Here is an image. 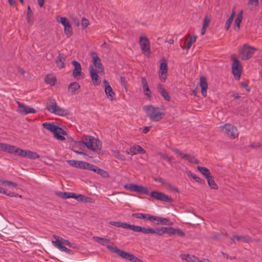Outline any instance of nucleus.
<instances>
[{"instance_id":"1","label":"nucleus","mask_w":262,"mask_h":262,"mask_svg":"<svg viewBox=\"0 0 262 262\" xmlns=\"http://www.w3.org/2000/svg\"><path fill=\"white\" fill-rule=\"evenodd\" d=\"M124 188L132 192H137L145 195L149 194L151 198L160 201L169 203L172 202V199L170 196H169L162 192L157 191H152L149 194V192L147 188L142 185L129 183L125 185Z\"/></svg>"},{"instance_id":"2","label":"nucleus","mask_w":262,"mask_h":262,"mask_svg":"<svg viewBox=\"0 0 262 262\" xmlns=\"http://www.w3.org/2000/svg\"><path fill=\"white\" fill-rule=\"evenodd\" d=\"M78 145H83L86 146L88 149L93 151L100 150L101 148V142L98 138L90 135H84L81 141L76 142Z\"/></svg>"},{"instance_id":"3","label":"nucleus","mask_w":262,"mask_h":262,"mask_svg":"<svg viewBox=\"0 0 262 262\" xmlns=\"http://www.w3.org/2000/svg\"><path fill=\"white\" fill-rule=\"evenodd\" d=\"M143 110L145 112L147 116L152 121H159L162 119L165 115L164 113L160 112L159 107H155L151 105L144 106Z\"/></svg>"},{"instance_id":"4","label":"nucleus","mask_w":262,"mask_h":262,"mask_svg":"<svg viewBox=\"0 0 262 262\" xmlns=\"http://www.w3.org/2000/svg\"><path fill=\"white\" fill-rule=\"evenodd\" d=\"M106 248L114 253L117 254L122 258L133 262H143L133 254L120 250L117 246L107 245Z\"/></svg>"},{"instance_id":"5","label":"nucleus","mask_w":262,"mask_h":262,"mask_svg":"<svg viewBox=\"0 0 262 262\" xmlns=\"http://www.w3.org/2000/svg\"><path fill=\"white\" fill-rule=\"evenodd\" d=\"M42 125L45 129L52 132L54 134V136L57 140L63 141L66 139L64 137L61 135H66V132L53 123L45 122Z\"/></svg>"},{"instance_id":"6","label":"nucleus","mask_w":262,"mask_h":262,"mask_svg":"<svg viewBox=\"0 0 262 262\" xmlns=\"http://www.w3.org/2000/svg\"><path fill=\"white\" fill-rule=\"evenodd\" d=\"M230 58L232 61L231 66L232 73L235 78L237 80H239L241 78L243 70L242 66L235 54H232Z\"/></svg>"},{"instance_id":"7","label":"nucleus","mask_w":262,"mask_h":262,"mask_svg":"<svg viewBox=\"0 0 262 262\" xmlns=\"http://www.w3.org/2000/svg\"><path fill=\"white\" fill-rule=\"evenodd\" d=\"M46 109L50 112L55 115L63 116L67 114L65 110L57 106L56 101L54 99H49V102H48L46 105Z\"/></svg>"},{"instance_id":"8","label":"nucleus","mask_w":262,"mask_h":262,"mask_svg":"<svg viewBox=\"0 0 262 262\" xmlns=\"http://www.w3.org/2000/svg\"><path fill=\"white\" fill-rule=\"evenodd\" d=\"M256 49L249 46L247 45H244L239 47L238 52L241 55V59L244 60H247L250 59L254 54Z\"/></svg>"},{"instance_id":"9","label":"nucleus","mask_w":262,"mask_h":262,"mask_svg":"<svg viewBox=\"0 0 262 262\" xmlns=\"http://www.w3.org/2000/svg\"><path fill=\"white\" fill-rule=\"evenodd\" d=\"M224 129V134L230 139H235L238 137V133L236 127L230 123H226L221 126Z\"/></svg>"},{"instance_id":"10","label":"nucleus","mask_w":262,"mask_h":262,"mask_svg":"<svg viewBox=\"0 0 262 262\" xmlns=\"http://www.w3.org/2000/svg\"><path fill=\"white\" fill-rule=\"evenodd\" d=\"M168 72V67L167 60L165 58L162 59L160 61V69L159 71V76L162 82H164L166 79V74Z\"/></svg>"},{"instance_id":"11","label":"nucleus","mask_w":262,"mask_h":262,"mask_svg":"<svg viewBox=\"0 0 262 262\" xmlns=\"http://www.w3.org/2000/svg\"><path fill=\"white\" fill-rule=\"evenodd\" d=\"M72 63L74 66V69L73 71V77L77 79L83 78L84 74H82L80 63L76 60L73 61Z\"/></svg>"},{"instance_id":"12","label":"nucleus","mask_w":262,"mask_h":262,"mask_svg":"<svg viewBox=\"0 0 262 262\" xmlns=\"http://www.w3.org/2000/svg\"><path fill=\"white\" fill-rule=\"evenodd\" d=\"M17 104L18 105L17 112L22 115H25L30 113L34 114L36 112L34 108L26 105L19 101H17Z\"/></svg>"},{"instance_id":"13","label":"nucleus","mask_w":262,"mask_h":262,"mask_svg":"<svg viewBox=\"0 0 262 262\" xmlns=\"http://www.w3.org/2000/svg\"><path fill=\"white\" fill-rule=\"evenodd\" d=\"M139 44L143 53L150 52V42L147 37L140 36L139 39Z\"/></svg>"},{"instance_id":"14","label":"nucleus","mask_w":262,"mask_h":262,"mask_svg":"<svg viewBox=\"0 0 262 262\" xmlns=\"http://www.w3.org/2000/svg\"><path fill=\"white\" fill-rule=\"evenodd\" d=\"M91 57L93 59L94 65L97 68V72H103L104 71V67L102 64L101 59L98 57L97 53L95 52H92L91 53Z\"/></svg>"},{"instance_id":"15","label":"nucleus","mask_w":262,"mask_h":262,"mask_svg":"<svg viewBox=\"0 0 262 262\" xmlns=\"http://www.w3.org/2000/svg\"><path fill=\"white\" fill-rule=\"evenodd\" d=\"M53 237L56 239V241H52V243L55 247H57L58 248H59L61 251H64L70 254H74V252L72 250L68 249L65 246L62 245V242H60V240H59V239H60L59 236L56 235H54Z\"/></svg>"},{"instance_id":"16","label":"nucleus","mask_w":262,"mask_h":262,"mask_svg":"<svg viewBox=\"0 0 262 262\" xmlns=\"http://www.w3.org/2000/svg\"><path fill=\"white\" fill-rule=\"evenodd\" d=\"M89 69L90 76L94 85H99L101 83V79L97 73V70L94 69L93 65H91Z\"/></svg>"},{"instance_id":"17","label":"nucleus","mask_w":262,"mask_h":262,"mask_svg":"<svg viewBox=\"0 0 262 262\" xmlns=\"http://www.w3.org/2000/svg\"><path fill=\"white\" fill-rule=\"evenodd\" d=\"M103 82L105 88L104 91L107 97L111 100H114L115 98V94L113 92L109 82L105 79H104Z\"/></svg>"},{"instance_id":"18","label":"nucleus","mask_w":262,"mask_h":262,"mask_svg":"<svg viewBox=\"0 0 262 262\" xmlns=\"http://www.w3.org/2000/svg\"><path fill=\"white\" fill-rule=\"evenodd\" d=\"M126 152L131 155H136L138 153L143 154L146 152L145 150L140 145H136L131 147L129 149H127Z\"/></svg>"},{"instance_id":"19","label":"nucleus","mask_w":262,"mask_h":262,"mask_svg":"<svg viewBox=\"0 0 262 262\" xmlns=\"http://www.w3.org/2000/svg\"><path fill=\"white\" fill-rule=\"evenodd\" d=\"M154 218L155 219H152V223L156 225H172L173 224L168 219L156 216H154Z\"/></svg>"},{"instance_id":"20","label":"nucleus","mask_w":262,"mask_h":262,"mask_svg":"<svg viewBox=\"0 0 262 262\" xmlns=\"http://www.w3.org/2000/svg\"><path fill=\"white\" fill-rule=\"evenodd\" d=\"M127 229H129L134 232H142L144 234H148L149 228H146L140 226L128 224Z\"/></svg>"},{"instance_id":"21","label":"nucleus","mask_w":262,"mask_h":262,"mask_svg":"<svg viewBox=\"0 0 262 262\" xmlns=\"http://www.w3.org/2000/svg\"><path fill=\"white\" fill-rule=\"evenodd\" d=\"M200 85L201 89V93L204 97L207 95V90L208 89V84L205 77L202 76L200 79Z\"/></svg>"},{"instance_id":"22","label":"nucleus","mask_w":262,"mask_h":262,"mask_svg":"<svg viewBox=\"0 0 262 262\" xmlns=\"http://www.w3.org/2000/svg\"><path fill=\"white\" fill-rule=\"evenodd\" d=\"M67 162L72 167L84 169L85 165V162L84 161L69 160L67 161Z\"/></svg>"},{"instance_id":"23","label":"nucleus","mask_w":262,"mask_h":262,"mask_svg":"<svg viewBox=\"0 0 262 262\" xmlns=\"http://www.w3.org/2000/svg\"><path fill=\"white\" fill-rule=\"evenodd\" d=\"M158 92L167 101H170V97L168 92L163 88L161 83H159L157 85Z\"/></svg>"},{"instance_id":"24","label":"nucleus","mask_w":262,"mask_h":262,"mask_svg":"<svg viewBox=\"0 0 262 262\" xmlns=\"http://www.w3.org/2000/svg\"><path fill=\"white\" fill-rule=\"evenodd\" d=\"M166 229L165 227H161L156 229L149 228L148 234H156L158 235H162L166 233Z\"/></svg>"},{"instance_id":"25","label":"nucleus","mask_w":262,"mask_h":262,"mask_svg":"<svg viewBox=\"0 0 262 262\" xmlns=\"http://www.w3.org/2000/svg\"><path fill=\"white\" fill-rule=\"evenodd\" d=\"M141 82L142 84L143 92H144L145 95L148 96V97H150L151 92H150L149 88L148 82L145 77L142 78Z\"/></svg>"},{"instance_id":"26","label":"nucleus","mask_w":262,"mask_h":262,"mask_svg":"<svg viewBox=\"0 0 262 262\" xmlns=\"http://www.w3.org/2000/svg\"><path fill=\"white\" fill-rule=\"evenodd\" d=\"M80 86L79 84L77 82H74L71 83L68 88V91L72 95L76 94V91L80 89Z\"/></svg>"},{"instance_id":"27","label":"nucleus","mask_w":262,"mask_h":262,"mask_svg":"<svg viewBox=\"0 0 262 262\" xmlns=\"http://www.w3.org/2000/svg\"><path fill=\"white\" fill-rule=\"evenodd\" d=\"M65 60L64 57L61 54H59L55 60L57 67L59 69L63 68L65 67Z\"/></svg>"},{"instance_id":"28","label":"nucleus","mask_w":262,"mask_h":262,"mask_svg":"<svg viewBox=\"0 0 262 262\" xmlns=\"http://www.w3.org/2000/svg\"><path fill=\"white\" fill-rule=\"evenodd\" d=\"M55 194L57 196L64 199L72 198V197H74V193L73 192L56 191L55 192Z\"/></svg>"},{"instance_id":"29","label":"nucleus","mask_w":262,"mask_h":262,"mask_svg":"<svg viewBox=\"0 0 262 262\" xmlns=\"http://www.w3.org/2000/svg\"><path fill=\"white\" fill-rule=\"evenodd\" d=\"M243 11H241V12L237 14L236 18H235L234 21L235 25V30L238 31L240 28V25L242 20L243 18Z\"/></svg>"},{"instance_id":"30","label":"nucleus","mask_w":262,"mask_h":262,"mask_svg":"<svg viewBox=\"0 0 262 262\" xmlns=\"http://www.w3.org/2000/svg\"><path fill=\"white\" fill-rule=\"evenodd\" d=\"M183 159L185 160L188 161L191 163L198 164L199 163V160L195 159L193 156L189 154H185L183 155Z\"/></svg>"},{"instance_id":"31","label":"nucleus","mask_w":262,"mask_h":262,"mask_svg":"<svg viewBox=\"0 0 262 262\" xmlns=\"http://www.w3.org/2000/svg\"><path fill=\"white\" fill-rule=\"evenodd\" d=\"M181 257L189 262H199L200 261L198 257L194 255L183 254L181 255Z\"/></svg>"},{"instance_id":"32","label":"nucleus","mask_w":262,"mask_h":262,"mask_svg":"<svg viewBox=\"0 0 262 262\" xmlns=\"http://www.w3.org/2000/svg\"><path fill=\"white\" fill-rule=\"evenodd\" d=\"M74 197H72V198L75 199L78 201H80L82 202H90L89 200L91 199L90 198L85 196V195L81 194H77L74 193Z\"/></svg>"},{"instance_id":"33","label":"nucleus","mask_w":262,"mask_h":262,"mask_svg":"<svg viewBox=\"0 0 262 262\" xmlns=\"http://www.w3.org/2000/svg\"><path fill=\"white\" fill-rule=\"evenodd\" d=\"M110 224L117 227H121L124 229H127V223L121 222L111 221Z\"/></svg>"},{"instance_id":"34","label":"nucleus","mask_w":262,"mask_h":262,"mask_svg":"<svg viewBox=\"0 0 262 262\" xmlns=\"http://www.w3.org/2000/svg\"><path fill=\"white\" fill-rule=\"evenodd\" d=\"M197 169L199 170V171L201 173H202V174H203L205 177L206 179L211 176L210 171L208 168L204 167L198 166L197 167Z\"/></svg>"},{"instance_id":"35","label":"nucleus","mask_w":262,"mask_h":262,"mask_svg":"<svg viewBox=\"0 0 262 262\" xmlns=\"http://www.w3.org/2000/svg\"><path fill=\"white\" fill-rule=\"evenodd\" d=\"M27 21L30 24H32L33 22L32 11L30 6L27 7Z\"/></svg>"},{"instance_id":"36","label":"nucleus","mask_w":262,"mask_h":262,"mask_svg":"<svg viewBox=\"0 0 262 262\" xmlns=\"http://www.w3.org/2000/svg\"><path fill=\"white\" fill-rule=\"evenodd\" d=\"M234 11H233L228 19L226 21L225 26V29L226 30H228L229 28L230 27L231 24L232 23L233 18L234 17Z\"/></svg>"},{"instance_id":"37","label":"nucleus","mask_w":262,"mask_h":262,"mask_svg":"<svg viewBox=\"0 0 262 262\" xmlns=\"http://www.w3.org/2000/svg\"><path fill=\"white\" fill-rule=\"evenodd\" d=\"M236 239L237 241H241L243 243H249L251 242V238L248 235L244 236H236Z\"/></svg>"},{"instance_id":"38","label":"nucleus","mask_w":262,"mask_h":262,"mask_svg":"<svg viewBox=\"0 0 262 262\" xmlns=\"http://www.w3.org/2000/svg\"><path fill=\"white\" fill-rule=\"evenodd\" d=\"M207 180L209 186L212 189H217L218 188L217 185L215 183L212 176H210L207 178Z\"/></svg>"},{"instance_id":"39","label":"nucleus","mask_w":262,"mask_h":262,"mask_svg":"<svg viewBox=\"0 0 262 262\" xmlns=\"http://www.w3.org/2000/svg\"><path fill=\"white\" fill-rule=\"evenodd\" d=\"M93 238L96 242L102 245H105L107 243L110 242V239L104 238L102 237H100L98 236H94Z\"/></svg>"},{"instance_id":"40","label":"nucleus","mask_w":262,"mask_h":262,"mask_svg":"<svg viewBox=\"0 0 262 262\" xmlns=\"http://www.w3.org/2000/svg\"><path fill=\"white\" fill-rule=\"evenodd\" d=\"M26 157L30 159H36L39 158V155L36 152L28 150Z\"/></svg>"},{"instance_id":"41","label":"nucleus","mask_w":262,"mask_h":262,"mask_svg":"<svg viewBox=\"0 0 262 262\" xmlns=\"http://www.w3.org/2000/svg\"><path fill=\"white\" fill-rule=\"evenodd\" d=\"M56 20L58 23H61L64 27L70 23L69 20L65 17L57 16Z\"/></svg>"},{"instance_id":"42","label":"nucleus","mask_w":262,"mask_h":262,"mask_svg":"<svg viewBox=\"0 0 262 262\" xmlns=\"http://www.w3.org/2000/svg\"><path fill=\"white\" fill-rule=\"evenodd\" d=\"M27 150L17 147L15 149V155L21 157H26Z\"/></svg>"},{"instance_id":"43","label":"nucleus","mask_w":262,"mask_h":262,"mask_svg":"<svg viewBox=\"0 0 262 262\" xmlns=\"http://www.w3.org/2000/svg\"><path fill=\"white\" fill-rule=\"evenodd\" d=\"M0 193H2L3 194H5L9 196L10 197H19L21 198V195H19L18 193H15L14 192H12L11 191H9V192H7L6 190H5V189L3 188V191L2 190Z\"/></svg>"},{"instance_id":"44","label":"nucleus","mask_w":262,"mask_h":262,"mask_svg":"<svg viewBox=\"0 0 262 262\" xmlns=\"http://www.w3.org/2000/svg\"><path fill=\"white\" fill-rule=\"evenodd\" d=\"M16 148L17 147L14 145H11L10 144H7L6 151L8 152L9 154H15V149H16Z\"/></svg>"},{"instance_id":"45","label":"nucleus","mask_w":262,"mask_h":262,"mask_svg":"<svg viewBox=\"0 0 262 262\" xmlns=\"http://www.w3.org/2000/svg\"><path fill=\"white\" fill-rule=\"evenodd\" d=\"M196 36L195 35L191 36L188 42L187 43V45L185 47L186 49L188 50L189 49L192 45V44L196 40Z\"/></svg>"},{"instance_id":"46","label":"nucleus","mask_w":262,"mask_h":262,"mask_svg":"<svg viewBox=\"0 0 262 262\" xmlns=\"http://www.w3.org/2000/svg\"><path fill=\"white\" fill-rule=\"evenodd\" d=\"M114 156L115 157L121 161H124L125 160V156L120 154L118 150H115L113 151Z\"/></svg>"},{"instance_id":"47","label":"nucleus","mask_w":262,"mask_h":262,"mask_svg":"<svg viewBox=\"0 0 262 262\" xmlns=\"http://www.w3.org/2000/svg\"><path fill=\"white\" fill-rule=\"evenodd\" d=\"M64 27V32L66 35H68L69 34H71L72 33L73 28L71 25L70 23L66 26H65Z\"/></svg>"},{"instance_id":"48","label":"nucleus","mask_w":262,"mask_h":262,"mask_svg":"<svg viewBox=\"0 0 262 262\" xmlns=\"http://www.w3.org/2000/svg\"><path fill=\"white\" fill-rule=\"evenodd\" d=\"M97 167V166L96 165H93L92 164L85 162L84 169H88L95 172L96 171V169Z\"/></svg>"},{"instance_id":"49","label":"nucleus","mask_w":262,"mask_h":262,"mask_svg":"<svg viewBox=\"0 0 262 262\" xmlns=\"http://www.w3.org/2000/svg\"><path fill=\"white\" fill-rule=\"evenodd\" d=\"M45 81L47 83L51 85H55L56 79L55 77L48 76L46 78Z\"/></svg>"},{"instance_id":"50","label":"nucleus","mask_w":262,"mask_h":262,"mask_svg":"<svg viewBox=\"0 0 262 262\" xmlns=\"http://www.w3.org/2000/svg\"><path fill=\"white\" fill-rule=\"evenodd\" d=\"M2 184L6 185L9 187H15L17 186V185H18L17 184H16V183H14V182H13L11 181H9L7 180L3 181Z\"/></svg>"},{"instance_id":"51","label":"nucleus","mask_w":262,"mask_h":262,"mask_svg":"<svg viewBox=\"0 0 262 262\" xmlns=\"http://www.w3.org/2000/svg\"><path fill=\"white\" fill-rule=\"evenodd\" d=\"M166 229L165 233H167L169 235L176 234V229L173 227H166Z\"/></svg>"},{"instance_id":"52","label":"nucleus","mask_w":262,"mask_h":262,"mask_svg":"<svg viewBox=\"0 0 262 262\" xmlns=\"http://www.w3.org/2000/svg\"><path fill=\"white\" fill-rule=\"evenodd\" d=\"M158 155L161 157V158L167 160L168 162H171L172 158L168 157L166 154L159 152L158 153Z\"/></svg>"},{"instance_id":"53","label":"nucleus","mask_w":262,"mask_h":262,"mask_svg":"<svg viewBox=\"0 0 262 262\" xmlns=\"http://www.w3.org/2000/svg\"><path fill=\"white\" fill-rule=\"evenodd\" d=\"M89 25V20L84 18V17H83L82 18V20H81V25L82 26V27L83 28H86Z\"/></svg>"},{"instance_id":"54","label":"nucleus","mask_w":262,"mask_h":262,"mask_svg":"<svg viewBox=\"0 0 262 262\" xmlns=\"http://www.w3.org/2000/svg\"><path fill=\"white\" fill-rule=\"evenodd\" d=\"M210 21V18H209L207 16H206L203 20L202 27H204V28H207L208 27Z\"/></svg>"},{"instance_id":"55","label":"nucleus","mask_w":262,"mask_h":262,"mask_svg":"<svg viewBox=\"0 0 262 262\" xmlns=\"http://www.w3.org/2000/svg\"><path fill=\"white\" fill-rule=\"evenodd\" d=\"M132 216L139 219H143L144 217V214L142 213H134L132 214Z\"/></svg>"},{"instance_id":"56","label":"nucleus","mask_w":262,"mask_h":262,"mask_svg":"<svg viewBox=\"0 0 262 262\" xmlns=\"http://www.w3.org/2000/svg\"><path fill=\"white\" fill-rule=\"evenodd\" d=\"M144 217L143 219V220H149L151 222H152V219L153 220L155 219L154 218V216L151 215H150L149 214H144Z\"/></svg>"},{"instance_id":"57","label":"nucleus","mask_w":262,"mask_h":262,"mask_svg":"<svg viewBox=\"0 0 262 262\" xmlns=\"http://www.w3.org/2000/svg\"><path fill=\"white\" fill-rule=\"evenodd\" d=\"M176 234H178L180 237H184L185 236V233L180 229H176Z\"/></svg>"},{"instance_id":"58","label":"nucleus","mask_w":262,"mask_h":262,"mask_svg":"<svg viewBox=\"0 0 262 262\" xmlns=\"http://www.w3.org/2000/svg\"><path fill=\"white\" fill-rule=\"evenodd\" d=\"M172 151L174 152L176 155L181 156V158L183 159V155H184L185 154H183L179 149L172 148Z\"/></svg>"},{"instance_id":"59","label":"nucleus","mask_w":262,"mask_h":262,"mask_svg":"<svg viewBox=\"0 0 262 262\" xmlns=\"http://www.w3.org/2000/svg\"><path fill=\"white\" fill-rule=\"evenodd\" d=\"M241 86L242 88H245L247 92H250V88H249V86H248V84L246 82H241Z\"/></svg>"},{"instance_id":"60","label":"nucleus","mask_w":262,"mask_h":262,"mask_svg":"<svg viewBox=\"0 0 262 262\" xmlns=\"http://www.w3.org/2000/svg\"><path fill=\"white\" fill-rule=\"evenodd\" d=\"M100 175H101L102 177L106 178L109 177V174L108 172L103 169L101 170V171L100 173Z\"/></svg>"},{"instance_id":"61","label":"nucleus","mask_w":262,"mask_h":262,"mask_svg":"<svg viewBox=\"0 0 262 262\" xmlns=\"http://www.w3.org/2000/svg\"><path fill=\"white\" fill-rule=\"evenodd\" d=\"M60 238L61 239V241H60V242H62V245L64 244V245H66L71 247V244L68 240L63 239L61 237V238L60 237Z\"/></svg>"},{"instance_id":"62","label":"nucleus","mask_w":262,"mask_h":262,"mask_svg":"<svg viewBox=\"0 0 262 262\" xmlns=\"http://www.w3.org/2000/svg\"><path fill=\"white\" fill-rule=\"evenodd\" d=\"M222 235V233H216L212 236V238L215 240H218L221 237Z\"/></svg>"},{"instance_id":"63","label":"nucleus","mask_w":262,"mask_h":262,"mask_svg":"<svg viewBox=\"0 0 262 262\" xmlns=\"http://www.w3.org/2000/svg\"><path fill=\"white\" fill-rule=\"evenodd\" d=\"M188 175L190 176L195 181L197 180H199V177H198L195 174L191 172V171H189Z\"/></svg>"},{"instance_id":"64","label":"nucleus","mask_w":262,"mask_h":262,"mask_svg":"<svg viewBox=\"0 0 262 262\" xmlns=\"http://www.w3.org/2000/svg\"><path fill=\"white\" fill-rule=\"evenodd\" d=\"M7 143H0V150L6 151Z\"/></svg>"}]
</instances>
